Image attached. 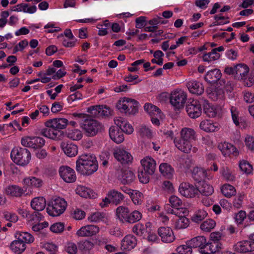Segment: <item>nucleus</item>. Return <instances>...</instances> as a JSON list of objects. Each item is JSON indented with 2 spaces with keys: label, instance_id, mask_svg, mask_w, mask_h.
<instances>
[{
  "label": "nucleus",
  "instance_id": "1",
  "mask_svg": "<svg viewBox=\"0 0 254 254\" xmlns=\"http://www.w3.org/2000/svg\"><path fill=\"white\" fill-rule=\"evenodd\" d=\"M98 164L95 155L84 154L78 157L76 162V170L81 174L90 175L97 171Z\"/></svg>",
  "mask_w": 254,
  "mask_h": 254
},
{
  "label": "nucleus",
  "instance_id": "2",
  "mask_svg": "<svg viewBox=\"0 0 254 254\" xmlns=\"http://www.w3.org/2000/svg\"><path fill=\"white\" fill-rule=\"evenodd\" d=\"M81 127L84 131L86 136L93 137L104 130V125L99 121L90 119H85Z\"/></svg>",
  "mask_w": 254,
  "mask_h": 254
},
{
  "label": "nucleus",
  "instance_id": "3",
  "mask_svg": "<svg viewBox=\"0 0 254 254\" xmlns=\"http://www.w3.org/2000/svg\"><path fill=\"white\" fill-rule=\"evenodd\" d=\"M11 157L16 164L24 166L27 165L31 160V153L26 148L21 147L14 148L11 152Z\"/></svg>",
  "mask_w": 254,
  "mask_h": 254
},
{
  "label": "nucleus",
  "instance_id": "4",
  "mask_svg": "<svg viewBox=\"0 0 254 254\" xmlns=\"http://www.w3.org/2000/svg\"><path fill=\"white\" fill-rule=\"evenodd\" d=\"M67 206L65 200L58 197L53 198L49 202L47 208V213L52 216H58L64 212Z\"/></svg>",
  "mask_w": 254,
  "mask_h": 254
},
{
  "label": "nucleus",
  "instance_id": "5",
  "mask_svg": "<svg viewBox=\"0 0 254 254\" xmlns=\"http://www.w3.org/2000/svg\"><path fill=\"white\" fill-rule=\"evenodd\" d=\"M117 107L127 115H134L138 112V103L134 99L124 97L119 101Z\"/></svg>",
  "mask_w": 254,
  "mask_h": 254
},
{
  "label": "nucleus",
  "instance_id": "6",
  "mask_svg": "<svg viewBox=\"0 0 254 254\" xmlns=\"http://www.w3.org/2000/svg\"><path fill=\"white\" fill-rule=\"evenodd\" d=\"M170 102L175 109L183 108L187 99V94L181 90L172 91L170 95Z\"/></svg>",
  "mask_w": 254,
  "mask_h": 254
},
{
  "label": "nucleus",
  "instance_id": "7",
  "mask_svg": "<svg viewBox=\"0 0 254 254\" xmlns=\"http://www.w3.org/2000/svg\"><path fill=\"white\" fill-rule=\"evenodd\" d=\"M200 101L196 100H192L191 102H188L186 107V111L191 118H196L199 117L202 113Z\"/></svg>",
  "mask_w": 254,
  "mask_h": 254
},
{
  "label": "nucleus",
  "instance_id": "8",
  "mask_svg": "<svg viewBox=\"0 0 254 254\" xmlns=\"http://www.w3.org/2000/svg\"><path fill=\"white\" fill-rule=\"evenodd\" d=\"M59 173L60 177L66 183H73L76 180L75 171L68 166H61L59 169Z\"/></svg>",
  "mask_w": 254,
  "mask_h": 254
},
{
  "label": "nucleus",
  "instance_id": "9",
  "mask_svg": "<svg viewBox=\"0 0 254 254\" xmlns=\"http://www.w3.org/2000/svg\"><path fill=\"white\" fill-rule=\"evenodd\" d=\"M114 157L121 163L127 164L130 163L133 159L131 154L121 148H116L114 149Z\"/></svg>",
  "mask_w": 254,
  "mask_h": 254
},
{
  "label": "nucleus",
  "instance_id": "10",
  "mask_svg": "<svg viewBox=\"0 0 254 254\" xmlns=\"http://www.w3.org/2000/svg\"><path fill=\"white\" fill-rule=\"evenodd\" d=\"M180 193L186 197H194L198 193V189L188 183H182L179 188Z\"/></svg>",
  "mask_w": 254,
  "mask_h": 254
},
{
  "label": "nucleus",
  "instance_id": "11",
  "mask_svg": "<svg viewBox=\"0 0 254 254\" xmlns=\"http://www.w3.org/2000/svg\"><path fill=\"white\" fill-rule=\"evenodd\" d=\"M222 249V245L221 243H217L215 242H208L205 241V244H203L199 251L202 254H214L218 252V250Z\"/></svg>",
  "mask_w": 254,
  "mask_h": 254
},
{
  "label": "nucleus",
  "instance_id": "12",
  "mask_svg": "<svg viewBox=\"0 0 254 254\" xmlns=\"http://www.w3.org/2000/svg\"><path fill=\"white\" fill-rule=\"evenodd\" d=\"M158 234L164 243H172L175 239L173 230L170 227H160L158 230Z\"/></svg>",
  "mask_w": 254,
  "mask_h": 254
},
{
  "label": "nucleus",
  "instance_id": "13",
  "mask_svg": "<svg viewBox=\"0 0 254 254\" xmlns=\"http://www.w3.org/2000/svg\"><path fill=\"white\" fill-rule=\"evenodd\" d=\"M68 121L65 118H55L49 120L45 123L46 127L56 128L60 130L65 128L68 125Z\"/></svg>",
  "mask_w": 254,
  "mask_h": 254
},
{
  "label": "nucleus",
  "instance_id": "14",
  "mask_svg": "<svg viewBox=\"0 0 254 254\" xmlns=\"http://www.w3.org/2000/svg\"><path fill=\"white\" fill-rule=\"evenodd\" d=\"M99 231V228L97 226L88 225L82 226L76 232V234L81 237H90L96 235Z\"/></svg>",
  "mask_w": 254,
  "mask_h": 254
},
{
  "label": "nucleus",
  "instance_id": "15",
  "mask_svg": "<svg viewBox=\"0 0 254 254\" xmlns=\"http://www.w3.org/2000/svg\"><path fill=\"white\" fill-rule=\"evenodd\" d=\"M90 110L91 114L97 117H108L112 115L111 109L106 106H92Z\"/></svg>",
  "mask_w": 254,
  "mask_h": 254
},
{
  "label": "nucleus",
  "instance_id": "16",
  "mask_svg": "<svg viewBox=\"0 0 254 254\" xmlns=\"http://www.w3.org/2000/svg\"><path fill=\"white\" fill-rule=\"evenodd\" d=\"M235 251L238 253H247L254 251V242L243 241L238 242L234 246Z\"/></svg>",
  "mask_w": 254,
  "mask_h": 254
},
{
  "label": "nucleus",
  "instance_id": "17",
  "mask_svg": "<svg viewBox=\"0 0 254 254\" xmlns=\"http://www.w3.org/2000/svg\"><path fill=\"white\" fill-rule=\"evenodd\" d=\"M218 147L224 156H230L232 154L237 156L239 155V151L236 147L228 142L221 143Z\"/></svg>",
  "mask_w": 254,
  "mask_h": 254
},
{
  "label": "nucleus",
  "instance_id": "18",
  "mask_svg": "<svg viewBox=\"0 0 254 254\" xmlns=\"http://www.w3.org/2000/svg\"><path fill=\"white\" fill-rule=\"evenodd\" d=\"M142 170L148 173V174H153L156 170V162L151 157H146L141 160Z\"/></svg>",
  "mask_w": 254,
  "mask_h": 254
},
{
  "label": "nucleus",
  "instance_id": "19",
  "mask_svg": "<svg viewBox=\"0 0 254 254\" xmlns=\"http://www.w3.org/2000/svg\"><path fill=\"white\" fill-rule=\"evenodd\" d=\"M109 135L111 139L118 144L122 143L125 139L122 131L118 127L115 126L110 127Z\"/></svg>",
  "mask_w": 254,
  "mask_h": 254
},
{
  "label": "nucleus",
  "instance_id": "20",
  "mask_svg": "<svg viewBox=\"0 0 254 254\" xmlns=\"http://www.w3.org/2000/svg\"><path fill=\"white\" fill-rule=\"evenodd\" d=\"M137 244L136 238L132 235H127L122 241L121 248L128 251L133 249Z\"/></svg>",
  "mask_w": 254,
  "mask_h": 254
},
{
  "label": "nucleus",
  "instance_id": "21",
  "mask_svg": "<svg viewBox=\"0 0 254 254\" xmlns=\"http://www.w3.org/2000/svg\"><path fill=\"white\" fill-rule=\"evenodd\" d=\"M174 143L178 149L186 153H190L192 148L191 143L181 137L180 138H175Z\"/></svg>",
  "mask_w": 254,
  "mask_h": 254
},
{
  "label": "nucleus",
  "instance_id": "22",
  "mask_svg": "<svg viewBox=\"0 0 254 254\" xmlns=\"http://www.w3.org/2000/svg\"><path fill=\"white\" fill-rule=\"evenodd\" d=\"M61 146L64 153L69 157L75 156L77 154V146L74 144L62 142Z\"/></svg>",
  "mask_w": 254,
  "mask_h": 254
},
{
  "label": "nucleus",
  "instance_id": "23",
  "mask_svg": "<svg viewBox=\"0 0 254 254\" xmlns=\"http://www.w3.org/2000/svg\"><path fill=\"white\" fill-rule=\"evenodd\" d=\"M221 77V72L218 69H214L208 71L204 77L205 80L208 83L214 84L220 81Z\"/></svg>",
  "mask_w": 254,
  "mask_h": 254
},
{
  "label": "nucleus",
  "instance_id": "24",
  "mask_svg": "<svg viewBox=\"0 0 254 254\" xmlns=\"http://www.w3.org/2000/svg\"><path fill=\"white\" fill-rule=\"evenodd\" d=\"M187 86L190 92L197 95H201L204 92L203 85L196 81H190L187 84Z\"/></svg>",
  "mask_w": 254,
  "mask_h": 254
},
{
  "label": "nucleus",
  "instance_id": "25",
  "mask_svg": "<svg viewBox=\"0 0 254 254\" xmlns=\"http://www.w3.org/2000/svg\"><path fill=\"white\" fill-rule=\"evenodd\" d=\"M121 174L119 176V179L123 184H127L131 183L135 179L133 172L128 170H122Z\"/></svg>",
  "mask_w": 254,
  "mask_h": 254
},
{
  "label": "nucleus",
  "instance_id": "26",
  "mask_svg": "<svg viewBox=\"0 0 254 254\" xmlns=\"http://www.w3.org/2000/svg\"><path fill=\"white\" fill-rule=\"evenodd\" d=\"M192 175L194 180L200 182L207 178V172L203 168L195 167L193 169Z\"/></svg>",
  "mask_w": 254,
  "mask_h": 254
},
{
  "label": "nucleus",
  "instance_id": "27",
  "mask_svg": "<svg viewBox=\"0 0 254 254\" xmlns=\"http://www.w3.org/2000/svg\"><path fill=\"white\" fill-rule=\"evenodd\" d=\"M31 206L37 212L42 211L46 206V200L43 197H35L31 201Z\"/></svg>",
  "mask_w": 254,
  "mask_h": 254
},
{
  "label": "nucleus",
  "instance_id": "28",
  "mask_svg": "<svg viewBox=\"0 0 254 254\" xmlns=\"http://www.w3.org/2000/svg\"><path fill=\"white\" fill-rule=\"evenodd\" d=\"M5 193L11 196L20 197L23 193V189L16 185H10L5 189Z\"/></svg>",
  "mask_w": 254,
  "mask_h": 254
},
{
  "label": "nucleus",
  "instance_id": "29",
  "mask_svg": "<svg viewBox=\"0 0 254 254\" xmlns=\"http://www.w3.org/2000/svg\"><path fill=\"white\" fill-rule=\"evenodd\" d=\"M181 137L191 143L192 140L196 139L195 132L192 128L185 127L181 131Z\"/></svg>",
  "mask_w": 254,
  "mask_h": 254
},
{
  "label": "nucleus",
  "instance_id": "30",
  "mask_svg": "<svg viewBox=\"0 0 254 254\" xmlns=\"http://www.w3.org/2000/svg\"><path fill=\"white\" fill-rule=\"evenodd\" d=\"M108 196L111 199L113 204L118 205L120 204L124 199L123 194L115 190L109 191L108 193Z\"/></svg>",
  "mask_w": 254,
  "mask_h": 254
},
{
  "label": "nucleus",
  "instance_id": "31",
  "mask_svg": "<svg viewBox=\"0 0 254 254\" xmlns=\"http://www.w3.org/2000/svg\"><path fill=\"white\" fill-rule=\"evenodd\" d=\"M206 239L204 236H200L191 239L187 242V245L192 248H199V251L203 244H205Z\"/></svg>",
  "mask_w": 254,
  "mask_h": 254
},
{
  "label": "nucleus",
  "instance_id": "32",
  "mask_svg": "<svg viewBox=\"0 0 254 254\" xmlns=\"http://www.w3.org/2000/svg\"><path fill=\"white\" fill-rule=\"evenodd\" d=\"M216 124H214L209 120L202 121L199 125L200 128L206 132H213L218 128Z\"/></svg>",
  "mask_w": 254,
  "mask_h": 254
},
{
  "label": "nucleus",
  "instance_id": "33",
  "mask_svg": "<svg viewBox=\"0 0 254 254\" xmlns=\"http://www.w3.org/2000/svg\"><path fill=\"white\" fill-rule=\"evenodd\" d=\"M15 238L25 245L26 243H31L34 241L33 236L28 232H17L15 234Z\"/></svg>",
  "mask_w": 254,
  "mask_h": 254
},
{
  "label": "nucleus",
  "instance_id": "34",
  "mask_svg": "<svg viewBox=\"0 0 254 254\" xmlns=\"http://www.w3.org/2000/svg\"><path fill=\"white\" fill-rule=\"evenodd\" d=\"M14 7L15 9L12 10L14 11H23L29 13H34L37 10V7L35 5L31 6L28 7V4L27 3H20L16 5Z\"/></svg>",
  "mask_w": 254,
  "mask_h": 254
},
{
  "label": "nucleus",
  "instance_id": "35",
  "mask_svg": "<svg viewBox=\"0 0 254 254\" xmlns=\"http://www.w3.org/2000/svg\"><path fill=\"white\" fill-rule=\"evenodd\" d=\"M129 213L128 208L125 206H120L116 209V215L119 220L123 222H127Z\"/></svg>",
  "mask_w": 254,
  "mask_h": 254
},
{
  "label": "nucleus",
  "instance_id": "36",
  "mask_svg": "<svg viewBox=\"0 0 254 254\" xmlns=\"http://www.w3.org/2000/svg\"><path fill=\"white\" fill-rule=\"evenodd\" d=\"M159 171L165 177L169 179L173 176L174 170L170 165L167 163H162L159 166Z\"/></svg>",
  "mask_w": 254,
  "mask_h": 254
},
{
  "label": "nucleus",
  "instance_id": "37",
  "mask_svg": "<svg viewBox=\"0 0 254 254\" xmlns=\"http://www.w3.org/2000/svg\"><path fill=\"white\" fill-rule=\"evenodd\" d=\"M144 110L152 116L161 117V110L156 106L149 103H146L144 106Z\"/></svg>",
  "mask_w": 254,
  "mask_h": 254
},
{
  "label": "nucleus",
  "instance_id": "38",
  "mask_svg": "<svg viewBox=\"0 0 254 254\" xmlns=\"http://www.w3.org/2000/svg\"><path fill=\"white\" fill-rule=\"evenodd\" d=\"M10 249L17 254L22 253L26 249L25 245L19 240L13 241L10 244Z\"/></svg>",
  "mask_w": 254,
  "mask_h": 254
},
{
  "label": "nucleus",
  "instance_id": "39",
  "mask_svg": "<svg viewBox=\"0 0 254 254\" xmlns=\"http://www.w3.org/2000/svg\"><path fill=\"white\" fill-rule=\"evenodd\" d=\"M76 191L77 194L83 197L91 198L94 196V193L92 190L82 186H78L77 188Z\"/></svg>",
  "mask_w": 254,
  "mask_h": 254
},
{
  "label": "nucleus",
  "instance_id": "40",
  "mask_svg": "<svg viewBox=\"0 0 254 254\" xmlns=\"http://www.w3.org/2000/svg\"><path fill=\"white\" fill-rule=\"evenodd\" d=\"M201 103H203V112L207 116L213 118L216 116V112L215 109L210 105L208 101L201 100Z\"/></svg>",
  "mask_w": 254,
  "mask_h": 254
},
{
  "label": "nucleus",
  "instance_id": "41",
  "mask_svg": "<svg viewBox=\"0 0 254 254\" xmlns=\"http://www.w3.org/2000/svg\"><path fill=\"white\" fill-rule=\"evenodd\" d=\"M220 173L225 180L229 182H233L235 180L236 177L233 171L228 167H223L220 170Z\"/></svg>",
  "mask_w": 254,
  "mask_h": 254
},
{
  "label": "nucleus",
  "instance_id": "42",
  "mask_svg": "<svg viewBox=\"0 0 254 254\" xmlns=\"http://www.w3.org/2000/svg\"><path fill=\"white\" fill-rule=\"evenodd\" d=\"M198 189V192L205 196H209L214 192L213 187L205 182H202Z\"/></svg>",
  "mask_w": 254,
  "mask_h": 254
},
{
  "label": "nucleus",
  "instance_id": "43",
  "mask_svg": "<svg viewBox=\"0 0 254 254\" xmlns=\"http://www.w3.org/2000/svg\"><path fill=\"white\" fill-rule=\"evenodd\" d=\"M236 75L239 78L241 77L242 79L245 78L249 71L248 66L243 64L236 65Z\"/></svg>",
  "mask_w": 254,
  "mask_h": 254
},
{
  "label": "nucleus",
  "instance_id": "44",
  "mask_svg": "<svg viewBox=\"0 0 254 254\" xmlns=\"http://www.w3.org/2000/svg\"><path fill=\"white\" fill-rule=\"evenodd\" d=\"M23 183L28 186H32L35 188H39L42 185V181L34 177L24 179Z\"/></svg>",
  "mask_w": 254,
  "mask_h": 254
},
{
  "label": "nucleus",
  "instance_id": "45",
  "mask_svg": "<svg viewBox=\"0 0 254 254\" xmlns=\"http://www.w3.org/2000/svg\"><path fill=\"white\" fill-rule=\"evenodd\" d=\"M106 218V215L103 212H96L92 213L88 217V220L90 222H98L104 221Z\"/></svg>",
  "mask_w": 254,
  "mask_h": 254
},
{
  "label": "nucleus",
  "instance_id": "46",
  "mask_svg": "<svg viewBox=\"0 0 254 254\" xmlns=\"http://www.w3.org/2000/svg\"><path fill=\"white\" fill-rule=\"evenodd\" d=\"M221 192L225 196L230 197L235 195L236 190L232 185L225 184L222 187Z\"/></svg>",
  "mask_w": 254,
  "mask_h": 254
},
{
  "label": "nucleus",
  "instance_id": "47",
  "mask_svg": "<svg viewBox=\"0 0 254 254\" xmlns=\"http://www.w3.org/2000/svg\"><path fill=\"white\" fill-rule=\"evenodd\" d=\"M207 215L206 211L203 209L196 211L191 217L192 221L195 223H199L203 220Z\"/></svg>",
  "mask_w": 254,
  "mask_h": 254
},
{
  "label": "nucleus",
  "instance_id": "48",
  "mask_svg": "<svg viewBox=\"0 0 254 254\" xmlns=\"http://www.w3.org/2000/svg\"><path fill=\"white\" fill-rule=\"evenodd\" d=\"M94 247V244L90 241H85L78 243V248L84 254H87Z\"/></svg>",
  "mask_w": 254,
  "mask_h": 254
},
{
  "label": "nucleus",
  "instance_id": "49",
  "mask_svg": "<svg viewBox=\"0 0 254 254\" xmlns=\"http://www.w3.org/2000/svg\"><path fill=\"white\" fill-rule=\"evenodd\" d=\"M216 222L212 219H207L200 225V229L205 232H210L214 228Z\"/></svg>",
  "mask_w": 254,
  "mask_h": 254
},
{
  "label": "nucleus",
  "instance_id": "50",
  "mask_svg": "<svg viewBox=\"0 0 254 254\" xmlns=\"http://www.w3.org/2000/svg\"><path fill=\"white\" fill-rule=\"evenodd\" d=\"M141 217V213L138 211L134 210L131 213H129L126 222L134 223L140 220Z\"/></svg>",
  "mask_w": 254,
  "mask_h": 254
},
{
  "label": "nucleus",
  "instance_id": "51",
  "mask_svg": "<svg viewBox=\"0 0 254 254\" xmlns=\"http://www.w3.org/2000/svg\"><path fill=\"white\" fill-rule=\"evenodd\" d=\"M66 136L73 140H79L82 137L81 131L77 129L69 130L66 132Z\"/></svg>",
  "mask_w": 254,
  "mask_h": 254
},
{
  "label": "nucleus",
  "instance_id": "52",
  "mask_svg": "<svg viewBox=\"0 0 254 254\" xmlns=\"http://www.w3.org/2000/svg\"><path fill=\"white\" fill-rule=\"evenodd\" d=\"M190 221L186 217L179 218L175 222V228L177 229H185L189 225Z\"/></svg>",
  "mask_w": 254,
  "mask_h": 254
},
{
  "label": "nucleus",
  "instance_id": "53",
  "mask_svg": "<svg viewBox=\"0 0 254 254\" xmlns=\"http://www.w3.org/2000/svg\"><path fill=\"white\" fill-rule=\"evenodd\" d=\"M220 57L218 53H215L212 50L211 52L203 55V60L205 62H210L218 60Z\"/></svg>",
  "mask_w": 254,
  "mask_h": 254
},
{
  "label": "nucleus",
  "instance_id": "54",
  "mask_svg": "<svg viewBox=\"0 0 254 254\" xmlns=\"http://www.w3.org/2000/svg\"><path fill=\"white\" fill-rule=\"evenodd\" d=\"M209 96L213 100L216 101L218 99H221L224 96V91L220 88H216L209 93Z\"/></svg>",
  "mask_w": 254,
  "mask_h": 254
},
{
  "label": "nucleus",
  "instance_id": "55",
  "mask_svg": "<svg viewBox=\"0 0 254 254\" xmlns=\"http://www.w3.org/2000/svg\"><path fill=\"white\" fill-rule=\"evenodd\" d=\"M239 167L241 170L246 174H250L253 170L252 166L246 160L240 161Z\"/></svg>",
  "mask_w": 254,
  "mask_h": 254
},
{
  "label": "nucleus",
  "instance_id": "56",
  "mask_svg": "<svg viewBox=\"0 0 254 254\" xmlns=\"http://www.w3.org/2000/svg\"><path fill=\"white\" fill-rule=\"evenodd\" d=\"M153 174H148L145 171L141 169L138 172V177L139 181L143 184H146L149 182V176Z\"/></svg>",
  "mask_w": 254,
  "mask_h": 254
},
{
  "label": "nucleus",
  "instance_id": "57",
  "mask_svg": "<svg viewBox=\"0 0 254 254\" xmlns=\"http://www.w3.org/2000/svg\"><path fill=\"white\" fill-rule=\"evenodd\" d=\"M169 202L172 207L177 208L182 206V201L178 197L175 195H172L169 198Z\"/></svg>",
  "mask_w": 254,
  "mask_h": 254
},
{
  "label": "nucleus",
  "instance_id": "58",
  "mask_svg": "<svg viewBox=\"0 0 254 254\" xmlns=\"http://www.w3.org/2000/svg\"><path fill=\"white\" fill-rule=\"evenodd\" d=\"M33 148L36 149L41 148L45 143V139L42 137L35 136L33 137Z\"/></svg>",
  "mask_w": 254,
  "mask_h": 254
},
{
  "label": "nucleus",
  "instance_id": "59",
  "mask_svg": "<svg viewBox=\"0 0 254 254\" xmlns=\"http://www.w3.org/2000/svg\"><path fill=\"white\" fill-rule=\"evenodd\" d=\"M43 248L49 252V254H56L58 252V247L53 243H47L44 244Z\"/></svg>",
  "mask_w": 254,
  "mask_h": 254
},
{
  "label": "nucleus",
  "instance_id": "60",
  "mask_svg": "<svg viewBox=\"0 0 254 254\" xmlns=\"http://www.w3.org/2000/svg\"><path fill=\"white\" fill-rule=\"evenodd\" d=\"M64 223L58 222L53 224L50 227V230L54 233H60L64 231Z\"/></svg>",
  "mask_w": 254,
  "mask_h": 254
},
{
  "label": "nucleus",
  "instance_id": "61",
  "mask_svg": "<svg viewBox=\"0 0 254 254\" xmlns=\"http://www.w3.org/2000/svg\"><path fill=\"white\" fill-rule=\"evenodd\" d=\"M176 251L179 254H191L192 252L191 247L187 244L178 247Z\"/></svg>",
  "mask_w": 254,
  "mask_h": 254
},
{
  "label": "nucleus",
  "instance_id": "62",
  "mask_svg": "<svg viewBox=\"0 0 254 254\" xmlns=\"http://www.w3.org/2000/svg\"><path fill=\"white\" fill-rule=\"evenodd\" d=\"M145 229L144 226L140 224L137 223L134 225L132 228V232L137 235L141 236L145 232Z\"/></svg>",
  "mask_w": 254,
  "mask_h": 254
},
{
  "label": "nucleus",
  "instance_id": "63",
  "mask_svg": "<svg viewBox=\"0 0 254 254\" xmlns=\"http://www.w3.org/2000/svg\"><path fill=\"white\" fill-rule=\"evenodd\" d=\"M219 84L221 85L220 89L222 90L223 89L230 92L233 90V86L230 81L226 82L224 79H221L219 81Z\"/></svg>",
  "mask_w": 254,
  "mask_h": 254
},
{
  "label": "nucleus",
  "instance_id": "64",
  "mask_svg": "<svg viewBox=\"0 0 254 254\" xmlns=\"http://www.w3.org/2000/svg\"><path fill=\"white\" fill-rule=\"evenodd\" d=\"M65 250L69 254H75L77 252V247L75 243L69 242L67 243Z\"/></svg>",
  "mask_w": 254,
  "mask_h": 254
}]
</instances>
